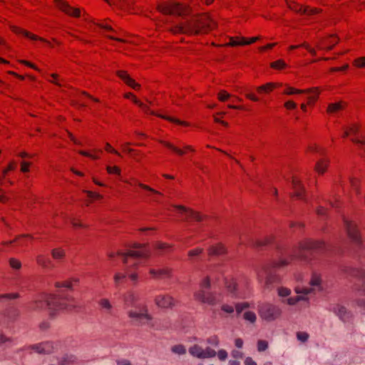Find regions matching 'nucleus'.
Segmentation results:
<instances>
[{
    "instance_id": "obj_1",
    "label": "nucleus",
    "mask_w": 365,
    "mask_h": 365,
    "mask_svg": "<svg viewBox=\"0 0 365 365\" xmlns=\"http://www.w3.org/2000/svg\"><path fill=\"white\" fill-rule=\"evenodd\" d=\"M216 25L214 19L210 16L203 15L187 19L183 23L175 24L171 29L174 33L198 34L212 29Z\"/></svg>"
},
{
    "instance_id": "obj_2",
    "label": "nucleus",
    "mask_w": 365,
    "mask_h": 365,
    "mask_svg": "<svg viewBox=\"0 0 365 365\" xmlns=\"http://www.w3.org/2000/svg\"><path fill=\"white\" fill-rule=\"evenodd\" d=\"M50 310L51 314L53 312L58 309L71 310L76 305L75 299L71 297H60L56 294H46L43 299L36 300L31 304L30 309L32 310H39L43 309L44 304Z\"/></svg>"
},
{
    "instance_id": "obj_3",
    "label": "nucleus",
    "mask_w": 365,
    "mask_h": 365,
    "mask_svg": "<svg viewBox=\"0 0 365 365\" xmlns=\"http://www.w3.org/2000/svg\"><path fill=\"white\" fill-rule=\"evenodd\" d=\"M117 255L120 256L123 262L126 264V272L130 279L136 282L138 275L130 272V267L142 263L143 259L149 257L150 252L145 245L135 244L132 250L127 252H118Z\"/></svg>"
},
{
    "instance_id": "obj_4",
    "label": "nucleus",
    "mask_w": 365,
    "mask_h": 365,
    "mask_svg": "<svg viewBox=\"0 0 365 365\" xmlns=\"http://www.w3.org/2000/svg\"><path fill=\"white\" fill-rule=\"evenodd\" d=\"M322 278L320 275L316 272H314L312 275L309 281V287H296L295 292L302 295H299L296 297H290L287 299V302L289 305H294L298 302L302 300H308L307 295L314 294L317 292L322 291L323 287L322 284Z\"/></svg>"
},
{
    "instance_id": "obj_5",
    "label": "nucleus",
    "mask_w": 365,
    "mask_h": 365,
    "mask_svg": "<svg viewBox=\"0 0 365 365\" xmlns=\"http://www.w3.org/2000/svg\"><path fill=\"white\" fill-rule=\"evenodd\" d=\"M325 247L324 242L320 241L307 240L300 243L299 247L295 251L296 257L302 259H307L308 252H314L323 250Z\"/></svg>"
},
{
    "instance_id": "obj_6",
    "label": "nucleus",
    "mask_w": 365,
    "mask_h": 365,
    "mask_svg": "<svg viewBox=\"0 0 365 365\" xmlns=\"http://www.w3.org/2000/svg\"><path fill=\"white\" fill-rule=\"evenodd\" d=\"M282 314V309L274 304L264 303L259 307L260 317L267 322L275 321L281 317Z\"/></svg>"
},
{
    "instance_id": "obj_7",
    "label": "nucleus",
    "mask_w": 365,
    "mask_h": 365,
    "mask_svg": "<svg viewBox=\"0 0 365 365\" xmlns=\"http://www.w3.org/2000/svg\"><path fill=\"white\" fill-rule=\"evenodd\" d=\"M140 312L130 310L128 312V317L133 320L138 325L143 326L147 325L150 327H154L155 324L153 322V317L148 313V308L143 306L140 308Z\"/></svg>"
},
{
    "instance_id": "obj_8",
    "label": "nucleus",
    "mask_w": 365,
    "mask_h": 365,
    "mask_svg": "<svg viewBox=\"0 0 365 365\" xmlns=\"http://www.w3.org/2000/svg\"><path fill=\"white\" fill-rule=\"evenodd\" d=\"M158 9L165 14L182 16L189 13V9L187 6L175 1L159 5Z\"/></svg>"
},
{
    "instance_id": "obj_9",
    "label": "nucleus",
    "mask_w": 365,
    "mask_h": 365,
    "mask_svg": "<svg viewBox=\"0 0 365 365\" xmlns=\"http://www.w3.org/2000/svg\"><path fill=\"white\" fill-rule=\"evenodd\" d=\"M196 300L209 305H215L220 302V297L216 292H207L206 290H199L195 293Z\"/></svg>"
},
{
    "instance_id": "obj_10",
    "label": "nucleus",
    "mask_w": 365,
    "mask_h": 365,
    "mask_svg": "<svg viewBox=\"0 0 365 365\" xmlns=\"http://www.w3.org/2000/svg\"><path fill=\"white\" fill-rule=\"evenodd\" d=\"M329 310L344 322L349 321L351 317V312L346 307L339 303L330 304Z\"/></svg>"
},
{
    "instance_id": "obj_11",
    "label": "nucleus",
    "mask_w": 365,
    "mask_h": 365,
    "mask_svg": "<svg viewBox=\"0 0 365 365\" xmlns=\"http://www.w3.org/2000/svg\"><path fill=\"white\" fill-rule=\"evenodd\" d=\"M341 272L347 275L361 279L363 280V284L361 292L365 295V270L361 268L344 265L341 267Z\"/></svg>"
},
{
    "instance_id": "obj_12",
    "label": "nucleus",
    "mask_w": 365,
    "mask_h": 365,
    "mask_svg": "<svg viewBox=\"0 0 365 365\" xmlns=\"http://www.w3.org/2000/svg\"><path fill=\"white\" fill-rule=\"evenodd\" d=\"M344 224L349 238L356 244H359L361 242V238L355 223L344 218Z\"/></svg>"
},
{
    "instance_id": "obj_13",
    "label": "nucleus",
    "mask_w": 365,
    "mask_h": 365,
    "mask_svg": "<svg viewBox=\"0 0 365 365\" xmlns=\"http://www.w3.org/2000/svg\"><path fill=\"white\" fill-rule=\"evenodd\" d=\"M259 280L264 279L265 284L269 287L274 282L277 281V277L272 273V268L269 267H264L259 272L257 273Z\"/></svg>"
},
{
    "instance_id": "obj_14",
    "label": "nucleus",
    "mask_w": 365,
    "mask_h": 365,
    "mask_svg": "<svg viewBox=\"0 0 365 365\" xmlns=\"http://www.w3.org/2000/svg\"><path fill=\"white\" fill-rule=\"evenodd\" d=\"M174 207L178 209L180 212L185 215L183 220L187 221L190 218L195 220L197 222H200L202 220L203 217L200 215L199 213L194 212L193 210L188 209L182 205H174Z\"/></svg>"
},
{
    "instance_id": "obj_15",
    "label": "nucleus",
    "mask_w": 365,
    "mask_h": 365,
    "mask_svg": "<svg viewBox=\"0 0 365 365\" xmlns=\"http://www.w3.org/2000/svg\"><path fill=\"white\" fill-rule=\"evenodd\" d=\"M290 9L307 15H314L320 12V10L317 8H309L308 6L304 7L302 5L297 4L294 2L288 3Z\"/></svg>"
},
{
    "instance_id": "obj_16",
    "label": "nucleus",
    "mask_w": 365,
    "mask_h": 365,
    "mask_svg": "<svg viewBox=\"0 0 365 365\" xmlns=\"http://www.w3.org/2000/svg\"><path fill=\"white\" fill-rule=\"evenodd\" d=\"M29 348L38 354H51L55 349L53 344L51 341L31 345Z\"/></svg>"
},
{
    "instance_id": "obj_17",
    "label": "nucleus",
    "mask_w": 365,
    "mask_h": 365,
    "mask_svg": "<svg viewBox=\"0 0 365 365\" xmlns=\"http://www.w3.org/2000/svg\"><path fill=\"white\" fill-rule=\"evenodd\" d=\"M155 302L161 308H171L175 305V299L170 295H159L155 297Z\"/></svg>"
},
{
    "instance_id": "obj_18",
    "label": "nucleus",
    "mask_w": 365,
    "mask_h": 365,
    "mask_svg": "<svg viewBox=\"0 0 365 365\" xmlns=\"http://www.w3.org/2000/svg\"><path fill=\"white\" fill-rule=\"evenodd\" d=\"M57 6L66 14L73 16H79L80 10L78 9H74L71 7L66 2L63 0H54Z\"/></svg>"
},
{
    "instance_id": "obj_19",
    "label": "nucleus",
    "mask_w": 365,
    "mask_h": 365,
    "mask_svg": "<svg viewBox=\"0 0 365 365\" xmlns=\"http://www.w3.org/2000/svg\"><path fill=\"white\" fill-rule=\"evenodd\" d=\"M98 305L101 311L106 315L111 316L113 314V306L106 298H102L98 300Z\"/></svg>"
},
{
    "instance_id": "obj_20",
    "label": "nucleus",
    "mask_w": 365,
    "mask_h": 365,
    "mask_svg": "<svg viewBox=\"0 0 365 365\" xmlns=\"http://www.w3.org/2000/svg\"><path fill=\"white\" fill-rule=\"evenodd\" d=\"M19 310L14 307H9L6 308L2 313L3 317H5L6 320L9 322L16 321L19 317Z\"/></svg>"
},
{
    "instance_id": "obj_21",
    "label": "nucleus",
    "mask_w": 365,
    "mask_h": 365,
    "mask_svg": "<svg viewBox=\"0 0 365 365\" xmlns=\"http://www.w3.org/2000/svg\"><path fill=\"white\" fill-rule=\"evenodd\" d=\"M292 188L294 192V195L299 199H303L304 187L301 180L296 177H293L292 180Z\"/></svg>"
},
{
    "instance_id": "obj_22",
    "label": "nucleus",
    "mask_w": 365,
    "mask_h": 365,
    "mask_svg": "<svg viewBox=\"0 0 365 365\" xmlns=\"http://www.w3.org/2000/svg\"><path fill=\"white\" fill-rule=\"evenodd\" d=\"M171 270L168 267L150 269V274L155 278L163 279L170 277Z\"/></svg>"
},
{
    "instance_id": "obj_23",
    "label": "nucleus",
    "mask_w": 365,
    "mask_h": 365,
    "mask_svg": "<svg viewBox=\"0 0 365 365\" xmlns=\"http://www.w3.org/2000/svg\"><path fill=\"white\" fill-rule=\"evenodd\" d=\"M117 74L122 80H123L129 86L133 89H138L140 88V85L135 83V81L131 78L125 71H118Z\"/></svg>"
},
{
    "instance_id": "obj_24",
    "label": "nucleus",
    "mask_w": 365,
    "mask_h": 365,
    "mask_svg": "<svg viewBox=\"0 0 365 365\" xmlns=\"http://www.w3.org/2000/svg\"><path fill=\"white\" fill-rule=\"evenodd\" d=\"M12 31L14 32H15L16 34H22L32 40H40L41 41H43V42H46L48 43L45 39L42 38H39L36 35H34V34H31V33L26 31H24L20 28H18L16 26H13L12 27Z\"/></svg>"
},
{
    "instance_id": "obj_25",
    "label": "nucleus",
    "mask_w": 365,
    "mask_h": 365,
    "mask_svg": "<svg viewBox=\"0 0 365 365\" xmlns=\"http://www.w3.org/2000/svg\"><path fill=\"white\" fill-rule=\"evenodd\" d=\"M189 353L194 357L203 359L204 349L197 344H195L190 347Z\"/></svg>"
},
{
    "instance_id": "obj_26",
    "label": "nucleus",
    "mask_w": 365,
    "mask_h": 365,
    "mask_svg": "<svg viewBox=\"0 0 365 365\" xmlns=\"http://www.w3.org/2000/svg\"><path fill=\"white\" fill-rule=\"evenodd\" d=\"M138 299V296L133 292H128L124 297L125 304L130 307H134Z\"/></svg>"
},
{
    "instance_id": "obj_27",
    "label": "nucleus",
    "mask_w": 365,
    "mask_h": 365,
    "mask_svg": "<svg viewBox=\"0 0 365 365\" xmlns=\"http://www.w3.org/2000/svg\"><path fill=\"white\" fill-rule=\"evenodd\" d=\"M225 253V248L222 245L212 246L208 249V254L210 256L220 255Z\"/></svg>"
},
{
    "instance_id": "obj_28",
    "label": "nucleus",
    "mask_w": 365,
    "mask_h": 365,
    "mask_svg": "<svg viewBox=\"0 0 365 365\" xmlns=\"http://www.w3.org/2000/svg\"><path fill=\"white\" fill-rule=\"evenodd\" d=\"M281 85L282 84H279V83H268L265 85L257 87V90L259 93H262V92L267 93V92L271 91L272 89H274L277 86H279Z\"/></svg>"
},
{
    "instance_id": "obj_29",
    "label": "nucleus",
    "mask_w": 365,
    "mask_h": 365,
    "mask_svg": "<svg viewBox=\"0 0 365 365\" xmlns=\"http://www.w3.org/2000/svg\"><path fill=\"white\" fill-rule=\"evenodd\" d=\"M344 105L343 102H337L334 103H330L328 106L327 112L330 113H336L344 108Z\"/></svg>"
},
{
    "instance_id": "obj_30",
    "label": "nucleus",
    "mask_w": 365,
    "mask_h": 365,
    "mask_svg": "<svg viewBox=\"0 0 365 365\" xmlns=\"http://www.w3.org/2000/svg\"><path fill=\"white\" fill-rule=\"evenodd\" d=\"M76 357L73 354H66L61 358L59 364L61 365H68L76 361Z\"/></svg>"
},
{
    "instance_id": "obj_31",
    "label": "nucleus",
    "mask_w": 365,
    "mask_h": 365,
    "mask_svg": "<svg viewBox=\"0 0 365 365\" xmlns=\"http://www.w3.org/2000/svg\"><path fill=\"white\" fill-rule=\"evenodd\" d=\"M160 143L163 145H164L165 146H166L167 148H168L169 149H170L171 150H173V152H175L177 154H178L179 155H182L185 153L183 150H182V149L175 146L174 145H173L170 143H168V142H166V141H163V140H161Z\"/></svg>"
},
{
    "instance_id": "obj_32",
    "label": "nucleus",
    "mask_w": 365,
    "mask_h": 365,
    "mask_svg": "<svg viewBox=\"0 0 365 365\" xmlns=\"http://www.w3.org/2000/svg\"><path fill=\"white\" fill-rule=\"evenodd\" d=\"M125 97L127 98H130L132 97L133 102L138 106H139L145 112L148 113L149 111L148 106L144 103H141L140 101H138L135 97L133 96L131 93H126L125 95Z\"/></svg>"
},
{
    "instance_id": "obj_33",
    "label": "nucleus",
    "mask_w": 365,
    "mask_h": 365,
    "mask_svg": "<svg viewBox=\"0 0 365 365\" xmlns=\"http://www.w3.org/2000/svg\"><path fill=\"white\" fill-rule=\"evenodd\" d=\"M305 91L306 92L304 93H312V95L308 97L309 102H314L317 100V96L319 93L318 88H314Z\"/></svg>"
},
{
    "instance_id": "obj_34",
    "label": "nucleus",
    "mask_w": 365,
    "mask_h": 365,
    "mask_svg": "<svg viewBox=\"0 0 365 365\" xmlns=\"http://www.w3.org/2000/svg\"><path fill=\"white\" fill-rule=\"evenodd\" d=\"M37 263L42 266L43 267H48L51 263V261L46 258L43 255H39L36 257Z\"/></svg>"
},
{
    "instance_id": "obj_35",
    "label": "nucleus",
    "mask_w": 365,
    "mask_h": 365,
    "mask_svg": "<svg viewBox=\"0 0 365 365\" xmlns=\"http://www.w3.org/2000/svg\"><path fill=\"white\" fill-rule=\"evenodd\" d=\"M227 291L233 296L236 295L235 290L237 284L233 280L227 281L225 282Z\"/></svg>"
},
{
    "instance_id": "obj_36",
    "label": "nucleus",
    "mask_w": 365,
    "mask_h": 365,
    "mask_svg": "<svg viewBox=\"0 0 365 365\" xmlns=\"http://www.w3.org/2000/svg\"><path fill=\"white\" fill-rule=\"evenodd\" d=\"M327 166V163L324 160H319L317 163L315 169L319 173H324L326 170V168Z\"/></svg>"
},
{
    "instance_id": "obj_37",
    "label": "nucleus",
    "mask_w": 365,
    "mask_h": 365,
    "mask_svg": "<svg viewBox=\"0 0 365 365\" xmlns=\"http://www.w3.org/2000/svg\"><path fill=\"white\" fill-rule=\"evenodd\" d=\"M172 351L175 354L182 355L186 353L185 347L182 344L175 345L171 349Z\"/></svg>"
},
{
    "instance_id": "obj_38",
    "label": "nucleus",
    "mask_w": 365,
    "mask_h": 365,
    "mask_svg": "<svg viewBox=\"0 0 365 365\" xmlns=\"http://www.w3.org/2000/svg\"><path fill=\"white\" fill-rule=\"evenodd\" d=\"M244 319L250 323H255L257 319V317L254 312L248 311L245 312Z\"/></svg>"
},
{
    "instance_id": "obj_39",
    "label": "nucleus",
    "mask_w": 365,
    "mask_h": 365,
    "mask_svg": "<svg viewBox=\"0 0 365 365\" xmlns=\"http://www.w3.org/2000/svg\"><path fill=\"white\" fill-rule=\"evenodd\" d=\"M203 354V359H208L215 357L217 354V352L210 347H207L206 349H204Z\"/></svg>"
},
{
    "instance_id": "obj_40",
    "label": "nucleus",
    "mask_w": 365,
    "mask_h": 365,
    "mask_svg": "<svg viewBox=\"0 0 365 365\" xmlns=\"http://www.w3.org/2000/svg\"><path fill=\"white\" fill-rule=\"evenodd\" d=\"M309 338V335L308 333L307 332H304V331H298L297 333V339L302 342V343H305L308 341Z\"/></svg>"
},
{
    "instance_id": "obj_41",
    "label": "nucleus",
    "mask_w": 365,
    "mask_h": 365,
    "mask_svg": "<svg viewBox=\"0 0 365 365\" xmlns=\"http://www.w3.org/2000/svg\"><path fill=\"white\" fill-rule=\"evenodd\" d=\"M243 38L240 37H231L229 45L232 46H243Z\"/></svg>"
},
{
    "instance_id": "obj_42",
    "label": "nucleus",
    "mask_w": 365,
    "mask_h": 365,
    "mask_svg": "<svg viewBox=\"0 0 365 365\" xmlns=\"http://www.w3.org/2000/svg\"><path fill=\"white\" fill-rule=\"evenodd\" d=\"M305 92H306V91H304V90L296 89V88L288 86L287 88V89L284 91V93L287 94V95H292V94L304 93Z\"/></svg>"
},
{
    "instance_id": "obj_43",
    "label": "nucleus",
    "mask_w": 365,
    "mask_h": 365,
    "mask_svg": "<svg viewBox=\"0 0 365 365\" xmlns=\"http://www.w3.org/2000/svg\"><path fill=\"white\" fill-rule=\"evenodd\" d=\"M51 254H52V257L55 259H60L63 257L65 252L63 250H62L61 249H54L52 250Z\"/></svg>"
},
{
    "instance_id": "obj_44",
    "label": "nucleus",
    "mask_w": 365,
    "mask_h": 365,
    "mask_svg": "<svg viewBox=\"0 0 365 365\" xmlns=\"http://www.w3.org/2000/svg\"><path fill=\"white\" fill-rule=\"evenodd\" d=\"M21 238H30V239H33V237L29 235H19L17 236L14 240H11V241H5V242H3L2 244L4 245H11L13 242H17V241H19Z\"/></svg>"
},
{
    "instance_id": "obj_45",
    "label": "nucleus",
    "mask_w": 365,
    "mask_h": 365,
    "mask_svg": "<svg viewBox=\"0 0 365 365\" xmlns=\"http://www.w3.org/2000/svg\"><path fill=\"white\" fill-rule=\"evenodd\" d=\"M268 348V342L265 340H259L257 341V350L259 352L265 351Z\"/></svg>"
},
{
    "instance_id": "obj_46",
    "label": "nucleus",
    "mask_w": 365,
    "mask_h": 365,
    "mask_svg": "<svg viewBox=\"0 0 365 365\" xmlns=\"http://www.w3.org/2000/svg\"><path fill=\"white\" fill-rule=\"evenodd\" d=\"M9 264L13 269H19L21 267V262L15 258L9 259Z\"/></svg>"
},
{
    "instance_id": "obj_47",
    "label": "nucleus",
    "mask_w": 365,
    "mask_h": 365,
    "mask_svg": "<svg viewBox=\"0 0 365 365\" xmlns=\"http://www.w3.org/2000/svg\"><path fill=\"white\" fill-rule=\"evenodd\" d=\"M304 47L312 56H315L316 55V51L313 48H312L308 44H307L306 43H302V45H299V46H290V49H294L296 48H298V47Z\"/></svg>"
},
{
    "instance_id": "obj_48",
    "label": "nucleus",
    "mask_w": 365,
    "mask_h": 365,
    "mask_svg": "<svg viewBox=\"0 0 365 365\" xmlns=\"http://www.w3.org/2000/svg\"><path fill=\"white\" fill-rule=\"evenodd\" d=\"M138 185L141 188H143V189H144V190H145L147 191H149L150 192H151V193H153L154 195H162V194L160 192L153 189L152 187H149V186H148L146 185H144V184H142V183H138Z\"/></svg>"
},
{
    "instance_id": "obj_49",
    "label": "nucleus",
    "mask_w": 365,
    "mask_h": 365,
    "mask_svg": "<svg viewBox=\"0 0 365 365\" xmlns=\"http://www.w3.org/2000/svg\"><path fill=\"white\" fill-rule=\"evenodd\" d=\"M106 170L109 174H115L118 175H120V170L117 166H107Z\"/></svg>"
},
{
    "instance_id": "obj_50",
    "label": "nucleus",
    "mask_w": 365,
    "mask_h": 365,
    "mask_svg": "<svg viewBox=\"0 0 365 365\" xmlns=\"http://www.w3.org/2000/svg\"><path fill=\"white\" fill-rule=\"evenodd\" d=\"M271 66L276 69H281L285 68L286 63L282 60H278L272 63Z\"/></svg>"
},
{
    "instance_id": "obj_51",
    "label": "nucleus",
    "mask_w": 365,
    "mask_h": 365,
    "mask_svg": "<svg viewBox=\"0 0 365 365\" xmlns=\"http://www.w3.org/2000/svg\"><path fill=\"white\" fill-rule=\"evenodd\" d=\"M236 311H237V313L239 314H240L244 309H247L249 307V304L247 303V302H243V303H237L236 304Z\"/></svg>"
},
{
    "instance_id": "obj_52",
    "label": "nucleus",
    "mask_w": 365,
    "mask_h": 365,
    "mask_svg": "<svg viewBox=\"0 0 365 365\" xmlns=\"http://www.w3.org/2000/svg\"><path fill=\"white\" fill-rule=\"evenodd\" d=\"M126 277V274L117 272L114 275V281L117 286L119 285L121 279H124Z\"/></svg>"
},
{
    "instance_id": "obj_53",
    "label": "nucleus",
    "mask_w": 365,
    "mask_h": 365,
    "mask_svg": "<svg viewBox=\"0 0 365 365\" xmlns=\"http://www.w3.org/2000/svg\"><path fill=\"white\" fill-rule=\"evenodd\" d=\"M358 180L355 178H349V183L351 187L354 190L356 191V192L359 193V188H358Z\"/></svg>"
},
{
    "instance_id": "obj_54",
    "label": "nucleus",
    "mask_w": 365,
    "mask_h": 365,
    "mask_svg": "<svg viewBox=\"0 0 365 365\" xmlns=\"http://www.w3.org/2000/svg\"><path fill=\"white\" fill-rule=\"evenodd\" d=\"M354 64L359 68L365 67V57H360L354 60Z\"/></svg>"
},
{
    "instance_id": "obj_55",
    "label": "nucleus",
    "mask_w": 365,
    "mask_h": 365,
    "mask_svg": "<svg viewBox=\"0 0 365 365\" xmlns=\"http://www.w3.org/2000/svg\"><path fill=\"white\" fill-rule=\"evenodd\" d=\"M230 97V95L227 93L225 91H221L218 93V99L220 101H225Z\"/></svg>"
},
{
    "instance_id": "obj_56",
    "label": "nucleus",
    "mask_w": 365,
    "mask_h": 365,
    "mask_svg": "<svg viewBox=\"0 0 365 365\" xmlns=\"http://www.w3.org/2000/svg\"><path fill=\"white\" fill-rule=\"evenodd\" d=\"M291 293V291L289 289L284 288V287H280L278 289V294L281 297H287Z\"/></svg>"
},
{
    "instance_id": "obj_57",
    "label": "nucleus",
    "mask_w": 365,
    "mask_h": 365,
    "mask_svg": "<svg viewBox=\"0 0 365 365\" xmlns=\"http://www.w3.org/2000/svg\"><path fill=\"white\" fill-rule=\"evenodd\" d=\"M13 341V339L11 337H8L4 334H0V344H4L6 343H11Z\"/></svg>"
},
{
    "instance_id": "obj_58",
    "label": "nucleus",
    "mask_w": 365,
    "mask_h": 365,
    "mask_svg": "<svg viewBox=\"0 0 365 365\" xmlns=\"http://www.w3.org/2000/svg\"><path fill=\"white\" fill-rule=\"evenodd\" d=\"M19 297V294L17 293H13V294H5L0 295V299H14Z\"/></svg>"
},
{
    "instance_id": "obj_59",
    "label": "nucleus",
    "mask_w": 365,
    "mask_h": 365,
    "mask_svg": "<svg viewBox=\"0 0 365 365\" xmlns=\"http://www.w3.org/2000/svg\"><path fill=\"white\" fill-rule=\"evenodd\" d=\"M207 341L208 344L215 346H217L219 345V339L217 336H212L208 338Z\"/></svg>"
},
{
    "instance_id": "obj_60",
    "label": "nucleus",
    "mask_w": 365,
    "mask_h": 365,
    "mask_svg": "<svg viewBox=\"0 0 365 365\" xmlns=\"http://www.w3.org/2000/svg\"><path fill=\"white\" fill-rule=\"evenodd\" d=\"M288 261L287 259H280L279 261L278 262H276L273 264V267L276 268H280V267H283L284 266H286L287 264H288Z\"/></svg>"
},
{
    "instance_id": "obj_61",
    "label": "nucleus",
    "mask_w": 365,
    "mask_h": 365,
    "mask_svg": "<svg viewBox=\"0 0 365 365\" xmlns=\"http://www.w3.org/2000/svg\"><path fill=\"white\" fill-rule=\"evenodd\" d=\"M155 247L157 250L163 252L165 251L167 249H169L170 246L165 243L158 242L155 245Z\"/></svg>"
},
{
    "instance_id": "obj_62",
    "label": "nucleus",
    "mask_w": 365,
    "mask_h": 365,
    "mask_svg": "<svg viewBox=\"0 0 365 365\" xmlns=\"http://www.w3.org/2000/svg\"><path fill=\"white\" fill-rule=\"evenodd\" d=\"M202 250H203L201 248H196V249L192 250L189 251L188 256L190 257H193L197 256L202 252Z\"/></svg>"
},
{
    "instance_id": "obj_63",
    "label": "nucleus",
    "mask_w": 365,
    "mask_h": 365,
    "mask_svg": "<svg viewBox=\"0 0 365 365\" xmlns=\"http://www.w3.org/2000/svg\"><path fill=\"white\" fill-rule=\"evenodd\" d=\"M210 287V282L209 278H205L200 284V290H206Z\"/></svg>"
},
{
    "instance_id": "obj_64",
    "label": "nucleus",
    "mask_w": 365,
    "mask_h": 365,
    "mask_svg": "<svg viewBox=\"0 0 365 365\" xmlns=\"http://www.w3.org/2000/svg\"><path fill=\"white\" fill-rule=\"evenodd\" d=\"M217 354L221 361H225L227 358V352L224 349H220Z\"/></svg>"
}]
</instances>
